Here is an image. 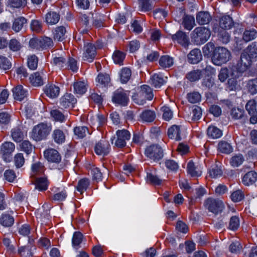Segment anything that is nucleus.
Wrapping results in <instances>:
<instances>
[{
    "label": "nucleus",
    "instance_id": "f257e3e1",
    "mask_svg": "<svg viewBox=\"0 0 257 257\" xmlns=\"http://www.w3.org/2000/svg\"><path fill=\"white\" fill-rule=\"evenodd\" d=\"M52 131V126L46 123H40L35 126L31 132V138L37 142L47 138Z\"/></svg>",
    "mask_w": 257,
    "mask_h": 257
},
{
    "label": "nucleus",
    "instance_id": "f03ea898",
    "mask_svg": "<svg viewBox=\"0 0 257 257\" xmlns=\"http://www.w3.org/2000/svg\"><path fill=\"white\" fill-rule=\"evenodd\" d=\"M230 57L229 51L224 47H218L214 50L212 60L214 64L221 65L228 61Z\"/></svg>",
    "mask_w": 257,
    "mask_h": 257
},
{
    "label": "nucleus",
    "instance_id": "7ed1b4c3",
    "mask_svg": "<svg viewBox=\"0 0 257 257\" xmlns=\"http://www.w3.org/2000/svg\"><path fill=\"white\" fill-rule=\"evenodd\" d=\"M211 33L208 29L199 27L196 28L192 32V39L196 45L205 43L210 38Z\"/></svg>",
    "mask_w": 257,
    "mask_h": 257
},
{
    "label": "nucleus",
    "instance_id": "20e7f679",
    "mask_svg": "<svg viewBox=\"0 0 257 257\" xmlns=\"http://www.w3.org/2000/svg\"><path fill=\"white\" fill-rule=\"evenodd\" d=\"M204 204L206 209L215 214L221 213L224 208V205L221 200L213 198L206 199Z\"/></svg>",
    "mask_w": 257,
    "mask_h": 257
},
{
    "label": "nucleus",
    "instance_id": "39448f33",
    "mask_svg": "<svg viewBox=\"0 0 257 257\" xmlns=\"http://www.w3.org/2000/svg\"><path fill=\"white\" fill-rule=\"evenodd\" d=\"M145 154L148 158L154 161H159L164 156L162 147L157 144L148 146L145 149Z\"/></svg>",
    "mask_w": 257,
    "mask_h": 257
},
{
    "label": "nucleus",
    "instance_id": "423d86ee",
    "mask_svg": "<svg viewBox=\"0 0 257 257\" xmlns=\"http://www.w3.org/2000/svg\"><path fill=\"white\" fill-rule=\"evenodd\" d=\"M117 138L115 141L114 145L118 148H123L126 145V142L131 139L130 132L125 129L119 130L116 131Z\"/></svg>",
    "mask_w": 257,
    "mask_h": 257
},
{
    "label": "nucleus",
    "instance_id": "0eeeda50",
    "mask_svg": "<svg viewBox=\"0 0 257 257\" xmlns=\"http://www.w3.org/2000/svg\"><path fill=\"white\" fill-rule=\"evenodd\" d=\"M137 96L138 103H139V101H140V104H143L146 99H152L154 95L151 88L148 85H144L140 87L139 90L137 93Z\"/></svg>",
    "mask_w": 257,
    "mask_h": 257
},
{
    "label": "nucleus",
    "instance_id": "6e6552de",
    "mask_svg": "<svg viewBox=\"0 0 257 257\" xmlns=\"http://www.w3.org/2000/svg\"><path fill=\"white\" fill-rule=\"evenodd\" d=\"M15 149V145L10 142H6L1 146L0 153L3 158L6 162H10L12 159V154Z\"/></svg>",
    "mask_w": 257,
    "mask_h": 257
},
{
    "label": "nucleus",
    "instance_id": "1a4fd4ad",
    "mask_svg": "<svg viewBox=\"0 0 257 257\" xmlns=\"http://www.w3.org/2000/svg\"><path fill=\"white\" fill-rule=\"evenodd\" d=\"M251 62V57L246 53H242L236 65L237 71L241 73L245 71L250 65Z\"/></svg>",
    "mask_w": 257,
    "mask_h": 257
},
{
    "label": "nucleus",
    "instance_id": "9d476101",
    "mask_svg": "<svg viewBox=\"0 0 257 257\" xmlns=\"http://www.w3.org/2000/svg\"><path fill=\"white\" fill-rule=\"evenodd\" d=\"M245 109L250 115L249 122L251 124L257 123V106L255 100L248 101L245 105Z\"/></svg>",
    "mask_w": 257,
    "mask_h": 257
},
{
    "label": "nucleus",
    "instance_id": "9b49d317",
    "mask_svg": "<svg viewBox=\"0 0 257 257\" xmlns=\"http://www.w3.org/2000/svg\"><path fill=\"white\" fill-rule=\"evenodd\" d=\"M112 100L115 103L125 106L127 104L128 97L124 90L120 88L114 92Z\"/></svg>",
    "mask_w": 257,
    "mask_h": 257
},
{
    "label": "nucleus",
    "instance_id": "f8f14e48",
    "mask_svg": "<svg viewBox=\"0 0 257 257\" xmlns=\"http://www.w3.org/2000/svg\"><path fill=\"white\" fill-rule=\"evenodd\" d=\"M94 149L97 155L104 156L109 153L110 147L108 141L102 140L96 144Z\"/></svg>",
    "mask_w": 257,
    "mask_h": 257
},
{
    "label": "nucleus",
    "instance_id": "ddd939ff",
    "mask_svg": "<svg viewBox=\"0 0 257 257\" xmlns=\"http://www.w3.org/2000/svg\"><path fill=\"white\" fill-rule=\"evenodd\" d=\"M77 102L76 99L71 93H65L60 99V105L64 108H71Z\"/></svg>",
    "mask_w": 257,
    "mask_h": 257
},
{
    "label": "nucleus",
    "instance_id": "4468645a",
    "mask_svg": "<svg viewBox=\"0 0 257 257\" xmlns=\"http://www.w3.org/2000/svg\"><path fill=\"white\" fill-rule=\"evenodd\" d=\"M45 158L49 161L59 163L61 160V157L59 152L54 149H48L44 153Z\"/></svg>",
    "mask_w": 257,
    "mask_h": 257
},
{
    "label": "nucleus",
    "instance_id": "2eb2a0df",
    "mask_svg": "<svg viewBox=\"0 0 257 257\" xmlns=\"http://www.w3.org/2000/svg\"><path fill=\"white\" fill-rule=\"evenodd\" d=\"M84 49L85 51L83 54L84 60L88 62H92L96 54L95 46L91 43H87L85 45Z\"/></svg>",
    "mask_w": 257,
    "mask_h": 257
},
{
    "label": "nucleus",
    "instance_id": "dca6fc26",
    "mask_svg": "<svg viewBox=\"0 0 257 257\" xmlns=\"http://www.w3.org/2000/svg\"><path fill=\"white\" fill-rule=\"evenodd\" d=\"M33 240L28 239V242L26 245H22L19 247L18 252L22 257H32L33 255L32 252V242Z\"/></svg>",
    "mask_w": 257,
    "mask_h": 257
},
{
    "label": "nucleus",
    "instance_id": "f3484780",
    "mask_svg": "<svg viewBox=\"0 0 257 257\" xmlns=\"http://www.w3.org/2000/svg\"><path fill=\"white\" fill-rule=\"evenodd\" d=\"M27 24V20L23 17H19L14 19L12 29L15 33H18L22 31Z\"/></svg>",
    "mask_w": 257,
    "mask_h": 257
},
{
    "label": "nucleus",
    "instance_id": "a211bd4d",
    "mask_svg": "<svg viewBox=\"0 0 257 257\" xmlns=\"http://www.w3.org/2000/svg\"><path fill=\"white\" fill-rule=\"evenodd\" d=\"M43 72H36L32 74L29 80L31 84L36 87L40 86L44 84Z\"/></svg>",
    "mask_w": 257,
    "mask_h": 257
},
{
    "label": "nucleus",
    "instance_id": "6ab92c4d",
    "mask_svg": "<svg viewBox=\"0 0 257 257\" xmlns=\"http://www.w3.org/2000/svg\"><path fill=\"white\" fill-rule=\"evenodd\" d=\"M230 115L233 119H239L242 123L248 121L247 116L244 114V111L242 109L233 108L231 110Z\"/></svg>",
    "mask_w": 257,
    "mask_h": 257
},
{
    "label": "nucleus",
    "instance_id": "aec40b11",
    "mask_svg": "<svg viewBox=\"0 0 257 257\" xmlns=\"http://www.w3.org/2000/svg\"><path fill=\"white\" fill-rule=\"evenodd\" d=\"M171 38L174 41H176L184 47H186L189 44V39L186 34L182 31H178L176 34L172 35Z\"/></svg>",
    "mask_w": 257,
    "mask_h": 257
},
{
    "label": "nucleus",
    "instance_id": "412c9836",
    "mask_svg": "<svg viewBox=\"0 0 257 257\" xmlns=\"http://www.w3.org/2000/svg\"><path fill=\"white\" fill-rule=\"evenodd\" d=\"M257 180V173L253 171L246 173L242 177V182L245 186L254 184Z\"/></svg>",
    "mask_w": 257,
    "mask_h": 257
},
{
    "label": "nucleus",
    "instance_id": "4be33fe9",
    "mask_svg": "<svg viewBox=\"0 0 257 257\" xmlns=\"http://www.w3.org/2000/svg\"><path fill=\"white\" fill-rule=\"evenodd\" d=\"M44 91L48 96L55 98L59 94L60 88L53 84H48L45 87Z\"/></svg>",
    "mask_w": 257,
    "mask_h": 257
},
{
    "label": "nucleus",
    "instance_id": "5701e85b",
    "mask_svg": "<svg viewBox=\"0 0 257 257\" xmlns=\"http://www.w3.org/2000/svg\"><path fill=\"white\" fill-rule=\"evenodd\" d=\"M13 96L17 100L22 101L27 95V91L22 85H18L13 89Z\"/></svg>",
    "mask_w": 257,
    "mask_h": 257
},
{
    "label": "nucleus",
    "instance_id": "b1692460",
    "mask_svg": "<svg viewBox=\"0 0 257 257\" xmlns=\"http://www.w3.org/2000/svg\"><path fill=\"white\" fill-rule=\"evenodd\" d=\"M211 19L210 15L207 12H199L196 15L197 22L200 25L208 24Z\"/></svg>",
    "mask_w": 257,
    "mask_h": 257
},
{
    "label": "nucleus",
    "instance_id": "393cba45",
    "mask_svg": "<svg viewBox=\"0 0 257 257\" xmlns=\"http://www.w3.org/2000/svg\"><path fill=\"white\" fill-rule=\"evenodd\" d=\"M188 61L192 64H196L202 59V54L198 49H194L188 55Z\"/></svg>",
    "mask_w": 257,
    "mask_h": 257
},
{
    "label": "nucleus",
    "instance_id": "a878e982",
    "mask_svg": "<svg viewBox=\"0 0 257 257\" xmlns=\"http://www.w3.org/2000/svg\"><path fill=\"white\" fill-rule=\"evenodd\" d=\"M66 30L63 26L56 27L53 32V38L54 40L59 42L63 41L65 38Z\"/></svg>",
    "mask_w": 257,
    "mask_h": 257
},
{
    "label": "nucleus",
    "instance_id": "bb28decb",
    "mask_svg": "<svg viewBox=\"0 0 257 257\" xmlns=\"http://www.w3.org/2000/svg\"><path fill=\"white\" fill-rule=\"evenodd\" d=\"M159 64L163 69L169 68L174 64V59L169 55H163L160 58Z\"/></svg>",
    "mask_w": 257,
    "mask_h": 257
},
{
    "label": "nucleus",
    "instance_id": "cd10ccee",
    "mask_svg": "<svg viewBox=\"0 0 257 257\" xmlns=\"http://www.w3.org/2000/svg\"><path fill=\"white\" fill-rule=\"evenodd\" d=\"M233 22L229 16H223L219 19V24L223 29H230L233 26Z\"/></svg>",
    "mask_w": 257,
    "mask_h": 257
},
{
    "label": "nucleus",
    "instance_id": "c85d7f7f",
    "mask_svg": "<svg viewBox=\"0 0 257 257\" xmlns=\"http://www.w3.org/2000/svg\"><path fill=\"white\" fill-rule=\"evenodd\" d=\"M182 25L185 29L191 30L195 26L194 17L191 15H184L182 18Z\"/></svg>",
    "mask_w": 257,
    "mask_h": 257
},
{
    "label": "nucleus",
    "instance_id": "c756f323",
    "mask_svg": "<svg viewBox=\"0 0 257 257\" xmlns=\"http://www.w3.org/2000/svg\"><path fill=\"white\" fill-rule=\"evenodd\" d=\"M168 136L171 139H175L176 141L181 140L180 126L174 125L168 129Z\"/></svg>",
    "mask_w": 257,
    "mask_h": 257
},
{
    "label": "nucleus",
    "instance_id": "7c9ffc66",
    "mask_svg": "<svg viewBox=\"0 0 257 257\" xmlns=\"http://www.w3.org/2000/svg\"><path fill=\"white\" fill-rule=\"evenodd\" d=\"M11 136L13 140L17 142H21L24 138V132L21 125L17 126L11 130Z\"/></svg>",
    "mask_w": 257,
    "mask_h": 257
},
{
    "label": "nucleus",
    "instance_id": "2f4dec72",
    "mask_svg": "<svg viewBox=\"0 0 257 257\" xmlns=\"http://www.w3.org/2000/svg\"><path fill=\"white\" fill-rule=\"evenodd\" d=\"M60 20V15L55 12H49L45 15V21L48 24L55 25Z\"/></svg>",
    "mask_w": 257,
    "mask_h": 257
},
{
    "label": "nucleus",
    "instance_id": "473e14b6",
    "mask_svg": "<svg viewBox=\"0 0 257 257\" xmlns=\"http://www.w3.org/2000/svg\"><path fill=\"white\" fill-rule=\"evenodd\" d=\"M208 138L215 139L221 137L222 135V131L215 126H209L207 130Z\"/></svg>",
    "mask_w": 257,
    "mask_h": 257
},
{
    "label": "nucleus",
    "instance_id": "72a5a7b5",
    "mask_svg": "<svg viewBox=\"0 0 257 257\" xmlns=\"http://www.w3.org/2000/svg\"><path fill=\"white\" fill-rule=\"evenodd\" d=\"M151 84L155 88H160L162 86L165 82V80L163 77L159 74H154L151 77Z\"/></svg>",
    "mask_w": 257,
    "mask_h": 257
},
{
    "label": "nucleus",
    "instance_id": "f704fd0d",
    "mask_svg": "<svg viewBox=\"0 0 257 257\" xmlns=\"http://www.w3.org/2000/svg\"><path fill=\"white\" fill-rule=\"evenodd\" d=\"M54 142L58 144H61L65 142V135L63 131L60 129L55 130L52 134Z\"/></svg>",
    "mask_w": 257,
    "mask_h": 257
},
{
    "label": "nucleus",
    "instance_id": "c9c22d12",
    "mask_svg": "<svg viewBox=\"0 0 257 257\" xmlns=\"http://www.w3.org/2000/svg\"><path fill=\"white\" fill-rule=\"evenodd\" d=\"M14 223V217L9 214H2L0 217V223L5 227H11Z\"/></svg>",
    "mask_w": 257,
    "mask_h": 257
},
{
    "label": "nucleus",
    "instance_id": "e433bc0d",
    "mask_svg": "<svg viewBox=\"0 0 257 257\" xmlns=\"http://www.w3.org/2000/svg\"><path fill=\"white\" fill-rule=\"evenodd\" d=\"M218 150L220 153L228 154L232 152L233 148L229 143L222 141L218 144Z\"/></svg>",
    "mask_w": 257,
    "mask_h": 257
},
{
    "label": "nucleus",
    "instance_id": "4c0bfd02",
    "mask_svg": "<svg viewBox=\"0 0 257 257\" xmlns=\"http://www.w3.org/2000/svg\"><path fill=\"white\" fill-rule=\"evenodd\" d=\"M74 135L79 139H83L87 134H90L88 128L85 126H76L73 129Z\"/></svg>",
    "mask_w": 257,
    "mask_h": 257
},
{
    "label": "nucleus",
    "instance_id": "58836bf2",
    "mask_svg": "<svg viewBox=\"0 0 257 257\" xmlns=\"http://www.w3.org/2000/svg\"><path fill=\"white\" fill-rule=\"evenodd\" d=\"M139 7L143 12H149L153 9V5L151 0H138Z\"/></svg>",
    "mask_w": 257,
    "mask_h": 257
},
{
    "label": "nucleus",
    "instance_id": "ea45409f",
    "mask_svg": "<svg viewBox=\"0 0 257 257\" xmlns=\"http://www.w3.org/2000/svg\"><path fill=\"white\" fill-rule=\"evenodd\" d=\"M140 117L144 121L152 122L156 117V114L154 111L146 110L141 114Z\"/></svg>",
    "mask_w": 257,
    "mask_h": 257
},
{
    "label": "nucleus",
    "instance_id": "a19ab883",
    "mask_svg": "<svg viewBox=\"0 0 257 257\" xmlns=\"http://www.w3.org/2000/svg\"><path fill=\"white\" fill-rule=\"evenodd\" d=\"M74 92L80 95L85 93L87 90L85 83L83 81H78L73 84Z\"/></svg>",
    "mask_w": 257,
    "mask_h": 257
},
{
    "label": "nucleus",
    "instance_id": "79ce46f5",
    "mask_svg": "<svg viewBox=\"0 0 257 257\" xmlns=\"http://www.w3.org/2000/svg\"><path fill=\"white\" fill-rule=\"evenodd\" d=\"M202 76V72L199 70H194L188 73L186 78L191 82L199 80Z\"/></svg>",
    "mask_w": 257,
    "mask_h": 257
},
{
    "label": "nucleus",
    "instance_id": "37998d69",
    "mask_svg": "<svg viewBox=\"0 0 257 257\" xmlns=\"http://www.w3.org/2000/svg\"><path fill=\"white\" fill-rule=\"evenodd\" d=\"M50 114L55 121L63 122L66 120V116L63 113L57 108L52 109Z\"/></svg>",
    "mask_w": 257,
    "mask_h": 257
},
{
    "label": "nucleus",
    "instance_id": "c03bdc74",
    "mask_svg": "<svg viewBox=\"0 0 257 257\" xmlns=\"http://www.w3.org/2000/svg\"><path fill=\"white\" fill-rule=\"evenodd\" d=\"M187 172L191 176H199L201 174V171L196 168L194 163L190 161L187 164Z\"/></svg>",
    "mask_w": 257,
    "mask_h": 257
},
{
    "label": "nucleus",
    "instance_id": "a18cd8bd",
    "mask_svg": "<svg viewBox=\"0 0 257 257\" xmlns=\"http://www.w3.org/2000/svg\"><path fill=\"white\" fill-rule=\"evenodd\" d=\"M257 37V32L254 29L246 30L243 34L242 39L247 42Z\"/></svg>",
    "mask_w": 257,
    "mask_h": 257
},
{
    "label": "nucleus",
    "instance_id": "49530a36",
    "mask_svg": "<svg viewBox=\"0 0 257 257\" xmlns=\"http://www.w3.org/2000/svg\"><path fill=\"white\" fill-rule=\"evenodd\" d=\"M90 184L89 180L87 178H83L80 180L76 187L78 191L82 194L83 192L85 191Z\"/></svg>",
    "mask_w": 257,
    "mask_h": 257
},
{
    "label": "nucleus",
    "instance_id": "de8ad7c7",
    "mask_svg": "<svg viewBox=\"0 0 257 257\" xmlns=\"http://www.w3.org/2000/svg\"><path fill=\"white\" fill-rule=\"evenodd\" d=\"M35 188L40 191L46 190L48 188V181L46 178H40L36 179Z\"/></svg>",
    "mask_w": 257,
    "mask_h": 257
},
{
    "label": "nucleus",
    "instance_id": "09e8293b",
    "mask_svg": "<svg viewBox=\"0 0 257 257\" xmlns=\"http://www.w3.org/2000/svg\"><path fill=\"white\" fill-rule=\"evenodd\" d=\"M244 161V158L241 154H237L231 158L230 164L233 167H237L241 165Z\"/></svg>",
    "mask_w": 257,
    "mask_h": 257
},
{
    "label": "nucleus",
    "instance_id": "8fccbe9b",
    "mask_svg": "<svg viewBox=\"0 0 257 257\" xmlns=\"http://www.w3.org/2000/svg\"><path fill=\"white\" fill-rule=\"evenodd\" d=\"M239 225L240 220L238 216L235 215L230 217L228 227L229 229L235 231L239 228Z\"/></svg>",
    "mask_w": 257,
    "mask_h": 257
},
{
    "label": "nucleus",
    "instance_id": "3c124183",
    "mask_svg": "<svg viewBox=\"0 0 257 257\" xmlns=\"http://www.w3.org/2000/svg\"><path fill=\"white\" fill-rule=\"evenodd\" d=\"M132 75V72L128 68H123L120 73V79L122 83H126L130 79Z\"/></svg>",
    "mask_w": 257,
    "mask_h": 257
},
{
    "label": "nucleus",
    "instance_id": "603ef678",
    "mask_svg": "<svg viewBox=\"0 0 257 257\" xmlns=\"http://www.w3.org/2000/svg\"><path fill=\"white\" fill-rule=\"evenodd\" d=\"M38 58L34 54L29 56L27 59L28 67L31 70H36L38 67Z\"/></svg>",
    "mask_w": 257,
    "mask_h": 257
},
{
    "label": "nucleus",
    "instance_id": "864d4df0",
    "mask_svg": "<svg viewBox=\"0 0 257 257\" xmlns=\"http://www.w3.org/2000/svg\"><path fill=\"white\" fill-rule=\"evenodd\" d=\"M40 39L42 50L50 48L53 46L54 43L51 38L47 37H41Z\"/></svg>",
    "mask_w": 257,
    "mask_h": 257
},
{
    "label": "nucleus",
    "instance_id": "5fc2aeb1",
    "mask_svg": "<svg viewBox=\"0 0 257 257\" xmlns=\"http://www.w3.org/2000/svg\"><path fill=\"white\" fill-rule=\"evenodd\" d=\"M21 150L27 155L31 154L34 150V147L28 141H24L20 144Z\"/></svg>",
    "mask_w": 257,
    "mask_h": 257
},
{
    "label": "nucleus",
    "instance_id": "6e6d98bb",
    "mask_svg": "<svg viewBox=\"0 0 257 257\" xmlns=\"http://www.w3.org/2000/svg\"><path fill=\"white\" fill-rule=\"evenodd\" d=\"M125 54L120 51H116L114 52L112 58L115 64H123V61L125 58Z\"/></svg>",
    "mask_w": 257,
    "mask_h": 257
},
{
    "label": "nucleus",
    "instance_id": "4d7b16f0",
    "mask_svg": "<svg viewBox=\"0 0 257 257\" xmlns=\"http://www.w3.org/2000/svg\"><path fill=\"white\" fill-rule=\"evenodd\" d=\"M226 88L229 91H236L239 89L240 86L236 79L231 78L228 80Z\"/></svg>",
    "mask_w": 257,
    "mask_h": 257
},
{
    "label": "nucleus",
    "instance_id": "13d9d810",
    "mask_svg": "<svg viewBox=\"0 0 257 257\" xmlns=\"http://www.w3.org/2000/svg\"><path fill=\"white\" fill-rule=\"evenodd\" d=\"M247 88L248 91L252 94L257 93V78L250 79L247 83Z\"/></svg>",
    "mask_w": 257,
    "mask_h": 257
},
{
    "label": "nucleus",
    "instance_id": "bf43d9fd",
    "mask_svg": "<svg viewBox=\"0 0 257 257\" xmlns=\"http://www.w3.org/2000/svg\"><path fill=\"white\" fill-rule=\"evenodd\" d=\"M222 173V170L217 165L212 166L209 171V176L212 178L219 177Z\"/></svg>",
    "mask_w": 257,
    "mask_h": 257
},
{
    "label": "nucleus",
    "instance_id": "052dcab7",
    "mask_svg": "<svg viewBox=\"0 0 257 257\" xmlns=\"http://www.w3.org/2000/svg\"><path fill=\"white\" fill-rule=\"evenodd\" d=\"M244 193L241 190H237L233 192L230 195V198L234 202L240 201L244 198Z\"/></svg>",
    "mask_w": 257,
    "mask_h": 257
},
{
    "label": "nucleus",
    "instance_id": "680f3d73",
    "mask_svg": "<svg viewBox=\"0 0 257 257\" xmlns=\"http://www.w3.org/2000/svg\"><path fill=\"white\" fill-rule=\"evenodd\" d=\"M201 96L199 92L193 91L187 94V99L191 103H195L201 100Z\"/></svg>",
    "mask_w": 257,
    "mask_h": 257
},
{
    "label": "nucleus",
    "instance_id": "e2e57ef3",
    "mask_svg": "<svg viewBox=\"0 0 257 257\" xmlns=\"http://www.w3.org/2000/svg\"><path fill=\"white\" fill-rule=\"evenodd\" d=\"M42 22L37 20H33L31 23V30L36 33H39L42 31Z\"/></svg>",
    "mask_w": 257,
    "mask_h": 257
},
{
    "label": "nucleus",
    "instance_id": "0e129e2a",
    "mask_svg": "<svg viewBox=\"0 0 257 257\" xmlns=\"http://www.w3.org/2000/svg\"><path fill=\"white\" fill-rule=\"evenodd\" d=\"M14 161L17 168L22 167L25 163V159L23 154L22 153L17 154L14 157Z\"/></svg>",
    "mask_w": 257,
    "mask_h": 257
},
{
    "label": "nucleus",
    "instance_id": "69168bd1",
    "mask_svg": "<svg viewBox=\"0 0 257 257\" xmlns=\"http://www.w3.org/2000/svg\"><path fill=\"white\" fill-rule=\"evenodd\" d=\"M9 46L13 51H18L21 50L22 47L21 43L16 39H12L9 43Z\"/></svg>",
    "mask_w": 257,
    "mask_h": 257
},
{
    "label": "nucleus",
    "instance_id": "338daca9",
    "mask_svg": "<svg viewBox=\"0 0 257 257\" xmlns=\"http://www.w3.org/2000/svg\"><path fill=\"white\" fill-rule=\"evenodd\" d=\"M83 235L80 232H75L72 238L73 246L77 248V246L81 243Z\"/></svg>",
    "mask_w": 257,
    "mask_h": 257
},
{
    "label": "nucleus",
    "instance_id": "774afa93",
    "mask_svg": "<svg viewBox=\"0 0 257 257\" xmlns=\"http://www.w3.org/2000/svg\"><path fill=\"white\" fill-rule=\"evenodd\" d=\"M97 80L100 84L105 86L109 83L110 79L107 74H99L97 77Z\"/></svg>",
    "mask_w": 257,
    "mask_h": 257
}]
</instances>
